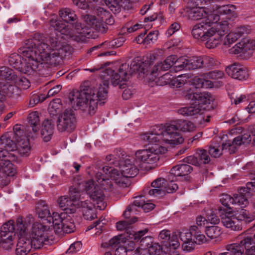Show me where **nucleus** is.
<instances>
[{
    "mask_svg": "<svg viewBox=\"0 0 255 255\" xmlns=\"http://www.w3.org/2000/svg\"><path fill=\"white\" fill-rule=\"evenodd\" d=\"M56 39L51 37L45 43L43 36L36 35L34 39L25 41V46L20 49L19 55L14 53L8 57L10 65L27 75L32 74L43 62L54 64L59 56H62L68 49L67 45L55 44Z\"/></svg>",
    "mask_w": 255,
    "mask_h": 255,
    "instance_id": "obj_1",
    "label": "nucleus"
},
{
    "mask_svg": "<svg viewBox=\"0 0 255 255\" xmlns=\"http://www.w3.org/2000/svg\"><path fill=\"white\" fill-rule=\"evenodd\" d=\"M146 149L138 150L135 153V158L130 156L126 157L120 162L115 160L113 155L106 157L109 164H117L125 176L128 180L134 177L138 172V167H142V164H153L158 161L160 155L166 152L165 146H160L155 143Z\"/></svg>",
    "mask_w": 255,
    "mask_h": 255,
    "instance_id": "obj_2",
    "label": "nucleus"
},
{
    "mask_svg": "<svg viewBox=\"0 0 255 255\" xmlns=\"http://www.w3.org/2000/svg\"><path fill=\"white\" fill-rule=\"evenodd\" d=\"M196 129L192 122L183 121L176 125H156L152 130L141 135V138L149 143H155L160 146H165L166 151L169 146L182 144L184 140L183 136L178 132L180 129L183 132H191Z\"/></svg>",
    "mask_w": 255,
    "mask_h": 255,
    "instance_id": "obj_3",
    "label": "nucleus"
},
{
    "mask_svg": "<svg viewBox=\"0 0 255 255\" xmlns=\"http://www.w3.org/2000/svg\"><path fill=\"white\" fill-rule=\"evenodd\" d=\"M101 79L102 82L96 88L88 87L71 92L69 98L72 106L93 114L98 101L106 99L108 96L109 83L105 79Z\"/></svg>",
    "mask_w": 255,
    "mask_h": 255,
    "instance_id": "obj_4",
    "label": "nucleus"
},
{
    "mask_svg": "<svg viewBox=\"0 0 255 255\" xmlns=\"http://www.w3.org/2000/svg\"><path fill=\"white\" fill-rule=\"evenodd\" d=\"M183 94L186 99L193 101V103L189 107L179 109L178 113L184 116L193 117L197 119L195 122L197 124L208 122L203 115L212 108L210 105L214 100L213 96L209 93L193 92L191 89L184 91Z\"/></svg>",
    "mask_w": 255,
    "mask_h": 255,
    "instance_id": "obj_5",
    "label": "nucleus"
},
{
    "mask_svg": "<svg viewBox=\"0 0 255 255\" xmlns=\"http://www.w3.org/2000/svg\"><path fill=\"white\" fill-rule=\"evenodd\" d=\"M229 24L227 20H222L209 28L203 22L198 23L193 26L192 35L195 38L205 42L207 48H216L222 44L223 38L228 30Z\"/></svg>",
    "mask_w": 255,
    "mask_h": 255,
    "instance_id": "obj_6",
    "label": "nucleus"
},
{
    "mask_svg": "<svg viewBox=\"0 0 255 255\" xmlns=\"http://www.w3.org/2000/svg\"><path fill=\"white\" fill-rule=\"evenodd\" d=\"M149 66L148 63L143 62L142 63L133 61L130 63L129 68L128 64L124 63L122 64L118 70L119 73L114 72L110 68L103 69L100 68V76L101 79H105L108 83L111 81L112 85L116 86L119 85L120 88L124 89L125 88V82L129 78V75L136 71L145 74L149 72L148 69ZM148 75V73L146 75Z\"/></svg>",
    "mask_w": 255,
    "mask_h": 255,
    "instance_id": "obj_7",
    "label": "nucleus"
},
{
    "mask_svg": "<svg viewBox=\"0 0 255 255\" xmlns=\"http://www.w3.org/2000/svg\"><path fill=\"white\" fill-rule=\"evenodd\" d=\"M205 212L208 220L217 216L218 212L223 224L233 231L242 230L241 225L238 224L239 221L248 223L255 219V215L250 213L244 208H239L238 211H233V208H218V210L216 208H207Z\"/></svg>",
    "mask_w": 255,
    "mask_h": 255,
    "instance_id": "obj_8",
    "label": "nucleus"
},
{
    "mask_svg": "<svg viewBox=\"0 0 255 255\" xmlns=\"http://www.w3.org/2000/svg\"><path fill=\"white\" fill-rule=\"evenodd\" d=\"M86 22L87 25L84 26V27H82L81 29L79 27H77L75 30L71 31L68 27V26L66 25L65 23H63L58 20L57 16L56 15H53L50 19V26L53 28L55 30L54 33H53L49 36L48 40L51 37H53L54 38L56 39L57 43L56 45H59V44L61 45H67L69 47L68 50L62 55L61 56H59V57H63V56H65L66 54L70 51L71 47L66 44L65 42L62 41V40L64 39H66V37H68V36L70 37H82L86 36V34L88 33L87 29L91 26H94V25L89 26V25L87 23V22L85 20ZM55 44H56V42H55Z\"/></svg>",
    "mask_w": 255,
    "mask_h": 255,
    "instance_id": "obj_9",
    "label": "nucleus"
},
{
    "mask_svg": "<svg viewBox=\"0 0 255 255\" xmlns=\"http://www.w3.org/2000/svg\"><path fill=\"white\" fill-rule=\"evenodd\" d=\"M14 132L5 133L0 138V144L3 145L4 149H0V158L7 157L12 160H16V145L13 140L17 141L19 135L22 133L18 126L14 128Z\"/></svg>",
    "mask_w": 255,
    "mask_h": 255,
    "instance_id": "obj_10",
    "label": "nucleus"
},
{
    "mask_svg": "<svg viewBox=\"0 0 255 255\" xmlns=\"http://www.w3.org/2000/svg\"><path fill=\"white\" fill-rule=\"evenodd\" d=\"M14 132L5 133L0 138V144L3 145L4 149H0V158L7 157L12 160H16V145L13 140L17 141L19 135L22 133L18 126L14 128Z\"/></svg>",
    "mask_w": 255,
    "mask_h": 255,
    "instance_id": "obj_11",
    "label": "nucleus"
},
{
    "mask_svg": "<svg viewBox=\"0 0 255 255\" xmlns=\"http://www.w3.org/2000/svg\"><path fill=\"white\" fill-rule=\"evenodd\" d=\"M76 212V208H64L59 215H56L55 222L53 229L56 234L62 232L69 234L73 232L75 226L70 215Z\"/></svg>",
    "mask_w": 255,
    "mask_h": 255,
    "instance_id": "obj_12",
    "label": "nucleus"
},
{
    "mask_svg": "<svg viewBox=\"0 0 255 255\" xmlns=\"http://www.w3.org/2000/svg\"><path fill=\"white\" fill-rule=\"evenodd\" d=\"M77 122L76 112L72 109H67L59 116L57 128L60 132H72L76 128Z\"/></svg>",
    "mask_w": 255,
    "mask_h": 255,
    "instance_id": "obj_13",
    "label": "nucleus"
},
{
    "mask_svg": "<svg viewBox=\"0 0 255 255\" xmlns=\"http://www.w3.org/2000/svg\"><path fill=\"white\" fill-rule=\"evenodd\" d=\"M51 225L35 223L33 224L30 233V239L33 241L34 249H40L44 244L47 245L49 240L47 232L50 229Z\"/></svg>",
    "mask_w": 255,
    "mask_h": 255,
    "instance_id": "obj_14",
    "label": "nucleus"
},
{
    "mask_svg": "<svg viewBox=\"0 0 255 255\" xmlns=\"http://www.w3.org/2000/svg\"><path fill=\"white\" fill-rule=\"evenodd\" d=\"M235 6L232 4L224 5L218 6L213 12L209 13L206 10V15L203 22L207 25L209 28L211 27V24L217 23L220 20V15H227V18L229 19V15L232 14L235 11Z\"/></svg>",
    "mask_w": 255,
    "mask_h": 255,
    "instance_id": "obj_15",
    "label": "nucleus"
},
{
    "mask_svg": "<svg viewBox=\"0 0 255 255\" xmlns=\"http://www.w3.org/2000/svg\"><path fill=\"white\" fill-rule=\"evenodd\" d=\"M85 190L87 194L95 204L97 207H106L108 205L105 202V196L103 191L99 188V186L96 184L93 180H89L85 184Z\"/></svg>",
    "mask_w": 255,
    "mask_h": 255,
    "instance_id": "obj_16",
    "label": "nucleus"
},
{
    "mask_svg": "<svg viewBox=\"0 0 255 255\" xmlns=\"http://www.w3.org/2000/svg\"><path fill=\"white\" fill-rule=\"evenodd\" d=\"M252 29L249 25H240L232 30L223 38L222 43L226 47H229L244 34L251 33Z\"/></svg>",
    "mask_w": 255,
    "mask_h": 255,
    "instance_id": "obj_17",
    "label": "nucleus"
},
{
    "mask_svg": "<svg viewBox=\"0 0 255 255\" xmlns=\"http://www.w3.org/2000/svg\"><path fill=\"white\" fill-rule=\"evenodd\" d=\"M115 167L105 166L102 171L104 173L109 176L115 184L123 187H127L129 184V180L123 174L121 170L117 164H114Z\"/></svg>",
    "mask_w": 255,
    "mask_h": 255,
    "instance_id": "obj_18",
    "label": "nucleus"
},
{
    "mask_svg": "<svg viewBox=\"0 0 255 255\" xmlns=\"http://www.w3.org/2000/svg\"><path fill=\"white\" fill-rule=\"evenodd\" d=\"M80 193L75 188L70 189V197L68 199L65 197H61L57 200V203L59 207H90L86 202L80 201Z\"/></svg>",
    "mask_w": 255,
    "mask_h": 255,
    "instance_id": "obj_19",
    "label": "nucleus"
},
{
    "mask_svg": "<svg viewBox=\"0 0 255 255\" xmlns=\"http://www.w3.org/2000/svg\"><path fill=\"white\" fill-rule=\"evenodd\" d=\"M255 49V40L246 37L242 38L239 42L229 50L230 54L252 53Z\"/></svg>",
    "mask_w": 255,
    "mask_h": 255,
    "instance_id": "obj_20",
    "label": "nucleus"
},
{
    "mask_svg": "<svg viewBox=\"0 0 255 255\" xmlns=\"http://www.w3.org/2000/svg\"><path fill=\"white\" fill-rule=\"evenodd\" d=\"M220 202L225 207H229L231 205H239L241 207H246L250 205L247 198L241 194L236 195L234 197L228 194H223L220 197Z\"/></svg>",
    "mask_w": 255,
    "mask_h": 255,
    "instance_id": "obj_21",
    "label": "nucleus"
},
{
    "mask_svg": "<svg viewBox=\"0 0 255 255\" xmlns=\"http://www.w3.org/2000/svg\"><path fill=\"white\" fill-rule=\"evenodd\" d=\"M176 60V56H169L164 61L157 62L153 66L150 67L149 72H151V75L158 76L160 72L169 69L174 64Z\"/></svg>",
    "mask_w": 255,
    "mask_h": 255,
    "instance_id": "obj_22",
    "label": "nucleus"
},
{
    "mask_svg": "<svg viewBox=\"0 0 255 255\" xmlns=\"http://www.w3.org/2000/svg\"><path fill=\"white\" fill-rule=\"evenodd\" d=\"M253 239L247 237L242 240L240 244H232L226 246V251L231 255H245V248L250 247L252 245Z\"/></svg>",
    "mask_w": 255,
    "mask_h": 255,
    "instance_id": "obj_23",
    "label": "nucleus"
},
{
    "mask_svg": "<svg viewBox=\"0 0 255 255\" xmlns=\"http://www.w3.org/2000/svg\"><path fill=\"white\" fill-rule=\"evenodd\" d=\"M226 71L230 76L239 80H245L248 77L247 68L238 63H234L228 66L226 68Z\"/></svg>",
    "mask_w": 255,
    "mask_h": 255,
    "instance_id": "obj_24",
    "label": "nucleus"
},
{
    "mask_svg": "<svg viewBox=\"0 0 255 255\" xmlns=\"http://www.w3.org/2000/svg\"><path fill=\"white\" fill-rule=\"evenodd\" d=\"M97 17L95 16L86 15L84 17V20L91 25H95V27L100 26V24L105 21L107 18L110 17V13L102 7H99L96 10Z\"/></svg>",
    "mask_w": 255,
    "mask_h": 255,
    "instance_id": "obj_25",
    "label": "nucleus"
},
{
    "mask_svg": "<svg viewBox=\"0 0 255 255\" xmlns=\"http://www.w3.org/2000/svg\"><path fill=\"white\" fill-rule=\"evenodd\" d=\"M210 161V157L207 151L203 149L197 150L195 155L188 156L185 159V161L187 163L195 166L208 163Z\"/></svg>",
    "mask_w": 255,
    "mask_h": 255,
    "instance_id": "obj_26",
    "label": "nucleus"
},
{
    "mask_svg": "<svg viewBox=\"0 0 255 255\" xmlns=\"http://www.w3.org/2000/svg\"><path fill=\"white\" fill-rule=\"evenodd\" d=\"M193 169L189 164H182L173 167L170 170L169 179L175 178V180H179L178 178H183L187 179V176L191 172Z\"/></svg>",
    "mask_w": 255,
    "mask_h": 255,
    "instance_id": "obj_27",
    "label": "nucleus"
},
{
    "mask_svg": "<svg viewBox=\"0 0 255 255\" xmlns=\"http://www.w3.org/2000/svg\"><path fill=\"white\" fill-rule=\"evenodd\" d=\"M34 248L33 241L26 237H19L17 243L15 253L16 255H27Z\"/></svg>",
    "mask_w": 255,
    "mask_h": 255,
    "instance_id": "obj_28",
    "label": "nucleus"
},
{
    "mask_svg": "<svg viewBox=\"0 0 255 255\" xmlns=\"http://www.w3.org/2000/svg\"><path fill=\"white\" fill-rule=\"evenodd\" d=\"M31 148V144L27 137L20 134L17 139L16 153H18L21 156H27L30 153Z\"/></svg>",
    "mask_w": 255,
    "mask_h": 255,
    "instance_id": "obj_29",
    "label": "nucleus"
},
{
    "mask_svg": "<svg viewBox=\"0 0 255 255\" xmlns=\"http://www.w3.org/2000/svg\"><path fill=\"white\" fill-rule=\"evenodd\" d=\"M7 157L0 158V172L11 179L16 173L15 168L11 163L13 161Z\"/></svg>",
    "mask_w": 255,
    "mask_h": 255,
    "instance_id": "obj_30",
    "label": "nucleus"
},
{
    "mask_svg": "<svg viewBox=\"0 0 255 255\" xmlns=\"http://www.w3.org/2000/svg\"><path fill=\"white\" fill-rule=\"evenodd\" d=\"M218 139V138L213 140L209 146V153L211 156L215 158L220 157L222 154L223 150L231 145L230 142L222 143L221 145Z\"/></svg>",
    "mask_w": 255,
    "mask_h": 255,
    "instance_id": "obj_31",
    "label": "nucleus"
},
{
    "mask_svg": "<svg viewBox=\"0 0 255 255\" xmlns=\"http://www.w3.org/2000/svg\"><path fill=\"white\" fill-rule=\"evenodd\" d=\"M54 129V122L51 120L46 119L42 123L41 134L44 141H49Z\"/></svg>",
    "mask_w": 255,
    "mask_h": 255,
    "instance_id": "obj_32",
    "label": "nucleus"
},
{
    "mask_svg": "<svg viewBox=\"0 0 255 255\" xmlns=\"http://www.w3.org/2000/svg\"><path fill=\"white\" fill-rule=\"evenodd\" d=\"M36 214L39 218L43 221H46L51 227L53 228L55 222L56 215H59L60 213L52 212L51 213L50 210L47 208H36Z\"/></svg>",
    "mask_w": 255,
    "mask_h": 255,
    "instance_id": "obj_33",
    "label": "nucleus"
},
{
    "mask_svg": "<svg viewBox=\"0 0 255 255\" xmlns=\"http://www.w3.org/2000/svg\"><path fill=\"white\" fill-rule=\"evenodd\" d=\"M95 179L99 186L104 190L108 192H113L115 187L111 180L106 178L101 172L98 171L95 174Z\"/></svg>",
    "mask_w": 255,
    "mask_h": 255,
    "instance_id": "obj_34",
    "label": "nucleus"
},
{
    "mask_svg": "<svg viewBox=\"0 0 255 255\" xmlns=\"http://www.w3.org/2000/svg\"><path fill=\"white\" fill-rule=\"evenodd\" d=\"M157 76L154 75H151V72H149L148 79L150 81V86H153L154 84L157 86H164L170 84L171 81V75L169 73H166L160 77L157 78Z\"/></svg>",
    "mask_w": 255,
    "mask_h": 255,
    "instance_id": "obj_35",
    "label": "nucleus"
},
{
    "mask_svg": "<svg viewBox=\"0 0 255 255\" xmlns=\"http://www.w3.org/2000/svg\"><path fill=\"white\" fill-rule=\"evenodd\" d=\"M15 234V225L13 221L4 223L0 229V238H14Z\"/></svg>",
    "mask_w": 255,
    "mask_h": 255,
    "instance_id": "obj_36",
    "label": "nucleus"
},
{
    "mask_svg": "<svg viewBox=\"0 0 255 255\" xmlns=\"http://www.w3.org/2000/svg\"><path fill=\"white\" fill-rule=\"evenodd\" d=\"M207 9L204 7L196 6L191 8L188 11V17L194 20H204L206 15Z\"/></svg>",
    "mask_w": 255,
    "mask_h": 255,
    "instance_id": "obj_37",
    "label": "nucleus"
},
{
    "mask_svg": "<svg viewBox=\"0 0 255 255\" xmlns=\"http://www.w3.org/2000/svg\"><path fill=\"white\" fill-rule=\"evenodd\" d=\"M28 225L26 221H24L21 217H19L16 221L15 233L19 236V237H26L28 231Z\"/></svg>",
    "mask_w": 255,
    "mask_h": 255,
    "instance_id": "obj_38",
    "label": "nucleus"
},
{
    "mask_svg": "<svg viewBox=\"0 0 255 255\" xmlns=\"http://www.w3.org/2000/svg\"><path fill=\"white\" fill-rule=\"evenodd\" d=\"M28 121L32 131L35 134L39 129L40 120L38 113L35 111L30 113L28 117Z\"/></svg>",
    "mask_w": 255,
    "mask_h": 255,
    "instance_id": "obj_39",
    "label": "nucleus"
},
{
    "mask_svg": "<svg viewBox=\"0 0 255 255\" xmlns=\"http://www.w3.org/2000/svg\"><path fill=\"white\" fill-rule=\"evenodd\" d=\"M193 83L196 88H209L213 86L212 82L208 80V78L202 76L201 77H195L193 80Z\"/></svg>",
    "mask_w": 255,
    "mask_h": 255,
    "instance_id": "obj_40",
    "label": "nucleus"
},
{
    "mask_svg": "<svg viewBox=\"0 0 255 255\" xmlns=\"http://www.w3.org/2000/svg\"><path fill=\"white\" fill-rule=\"evenodd\" d=\"M59 15L63 20L66 22L75 21L77 19L74 11L69 8H66L60 10Z\"/></svg>",
    "mask_w": 255,
    "mask_h": 255,
    "instance_id": "obj_41",
    "label": "nucleus"
},
{
    "mask_svg": "<svg viewBox=\"0 0 255 255\" xmlns=\"http://www.w3.org/2000/svg\"><path fill=\"white\" fill-rule=\"evenodd\" d=\"M132 206L136 207H154L156 205L151 201L146 200L144 196H140L134 197L132 202Z\"/></svg>",
    "mask_w": 255,
    "mask_h": 255,
    "instance_id": "obj_42",
    "label": "nucleus"
},
{
    "mask_svg": "<svg viewBox=\"0 0 255 255\" xmlns=\"http://www.w3.org/2000/svg\"><path fill=\"white\" fill-rule=\"evenodd\" d=\"M138 212V211L136 208H127L123 213V216L125 218L129 219L128 221L133 224L138 220L136 217Z\"/></svg>",
    "mask_w": 255,
    "mask_h": 255,
    "instance_id": "obj_43",
    "label": "nucleus"
},
{
    "mask_svg": "<svg viewBox=\"0 0 255 255\" xmlns=\"http://www.w3.org/2000/svg\"><path fill=\"white\" fill-rule=\"evenodd\" d=\"M174 64H175L174 68L176 71H181L183 69L189 70V57H182L178 59L176 58Z\"/></svg>",
    "mask_w": 255,
    "mask_h": 255,
    "instance_id": "obj_44",
    "label": "nucleus"
},
{
    "mask_svg": "<svg viewBox=\"0 0 255 255\" xmlns=\"http://www.w3.org/2000/svg\"><path fill=\"white\" fill-rule=\"evenodd\" d=\"M190 230L192 231L194 233V240L197 244H201L206 241L205 236L202 234L201 230H198V228L195 226H191L190 227Z\"/></svg>",
    "mask_w": 255,
    "mask_h": 255,
    "instance_id": "obj_45",
    "label": "nucleus"
},
{
    "mask_svg": "<svg viewBox=\"0 0 255 255\" xmlns=\"http://www.w3.org/2000/svg\"><path fill=\"white\" fill-rule=\"evenodd\" d=\"M206 234L211 239H216L221 234V229L218 226H212L206 227Z\"/></svg>",
    "mask_w": 255,
    "mask_h": 255,
    "instance_id": "obj_46",
    "label": "nucleus"
},
{
    "mask_svg": "<svg viewBox=\"0 0 255 255\" xmlns=\"http://www.w3.org/2000/svg\"><path fill=\"white\" fill-rule=\"evenodd\" d=\"M0 94L1 96L3 97L5 95L11 96V95L17 92L18 90L15 85L13 86L12 85H3L2 86L0 85Z\"/></svg>",
    "mask_w": 255,
    "mask_h": 255,
    "instance_id": "obj_47",
    "label": "nucleus"
},
{
    "mask_svg": "<svg viewBox=\"0 0 255 255\" xmlns=\"http://www.w3.org/2000/svg\"><path fill=\"white\" fill-rule=\"evenodd\" d=\"M189 70L202 68V57L195 56L189 58Z\"/></svg>",
    "mask_w": 255,
    "mask_h": 255,
    "instance_id": "obj_48",
    "label": "nucleus"
},
{
    "mask_svg": "<svg viewBox=\"0 0 255 255\" xmlns=\"http://www.w3.org/2000/svg\"><path fill=\"white\" fill-rule=\"evenodd\" d=\"M61 108V101L59 99H57L50 102L48 107V111L51 115L54 116L60 111Z\"/></svg>",
    "mask_w": 255,
    "mask_h": 255,
    "instance_id": "obj_49",
    "label": "nucleus"
},
{
    "mask_svg": "<svg viewBox=\"0 0 255 255\" xmlns=\"http://www.w3.org/2000/svg\"><path fill=\"white\" fill-rule=\"evenodd\" d=\"M15 74L13 71L8 67L3 66L0 68V78L8 80H14Z\"/></svg>",
    "mask_w": 255,
    "mask_h": 255,
    "instance_id": "obj_50",
    "label": "nucleus"
},
{
    "mask_svg": "<svg viewBox=\"0 0 255 255\" xmlns=\"http://www.w3.org/2000/svg\"><path fill=\"white\" fill-rule=\"evenodd\" d=\"M16 85L18 89H27L30 86V82L24 77H18L16 75L14 76V80H12Z\"/></svg>",
    "mask_w": 255,
    "mask_h": 255,
    "instance_id": "obj_51",
    "label": "nucleus"
},
{
    "mask_svg": "<svg viewBox=\"0 0 255 255\" xmlns=\"http://www.w3.org/2000/svg\"><path fill=\"white\" fill-rule=\"evenodd\" d=\"M131 225L132 224L128 221H120L117 223L116 227L118 231H125L127 235H128L129 233L131 232L129 229L131 228Z\"/></svg>",
    "mask_w": 255,
    "mask_h": 255,
    "instance_id": "obj_52",
    "label": "nucleus"
},
{
    "mask_svg": "<svg viewBox=\"0 0 255 255\" xmlns=\"http://www.w3.org/2000/svg\"><path fill=\"white\" fill-rule=\"evenodd\" d=\"M168 179L170 180L168 183H165V192L168 193H172L175 192L178 188V185L174 183V181H176L175 180V178L169 179V176H168Z\"/></svg>",
    "mask_w": 255,
    "mask_h": 255,
    "instance_id": "obj_53",
    "label": "nucleus"
},
{
    "mask_svg": "<svg viewBox=\"0 0 255 255\" xmlns=\"http://www.w3.org/2000/svg\"><path fill=\"white\" fill-rule=\"evenodd\" d=\"M158 34L159 32L157 30L151 31L146 37H144V39L142 40V41H143L144 44L153 43L157 40Z\"/></svg>",
    "mask_w": 255,
    "mask_h": 255,
    "instance_id": "obj_54",
    "label": "nucleus"
},
{
    "mask_svg": "<svg viewBox=\"0 0 255 255\" xmlns=\"http://www.w3.org/2000/svg\"><path fill=\"white\" fill-rule=\"evenodd\" d=\"M83 215L86 220H92L97 218L96 208H84L83 211Z\"/></svg>",
    "mask_w": 255,
    "mask_h": 255,
    "instance_id": "obj_55",
    "label": "nucleus"
},
{
    "mask_svg": "<svg viewBox=\"0 0 255 255\" xmlns=\"http://www.w3.org/2000/svg\"><path fill=\"white\" fill-rule=\"evenodd\" d=\"M148 230L145 229L143 230L139 231L138 232H135L134 231H131L128 235H127L126 237L130 240H133L134 241H138L141 239V237L144 235Z\"/></svg>",
    "mask_w": 255,
    "mask_h": 255,
    "instance_id": "obj_56",
    "label": "nucleus"
},
{
    "mask_svg": "<svg viewBox=\"0 0 255 255\" xmlns=\"http://www.w3.org/2000/svg\"><path fill=\"white\" fill-rule=\"evenodd\" d=\"M13 238L2 237L0 238V246L4 250L11 249L13 245Z\"/></svg>",
    "mask_w": 255,
    "mask_h": 255,
    "instance_id": "obj_57",
    "label": "nucleus"
},
{
    "mask_svg": "<svg viewBox=\"0 0 255 255\" xmlns=\"http://www.w3.org/2000/svg\"><path fill=\"white\" fill-rule=\"evenodd\" d=\"M105 4L114 12H118L120 9V6L117 0H103Z\"/></svg>",
    "mask_w": 255,
    "mask_h": 255,
    "instance_id": "obj_58",
    "label": "nucleus"
},
{
    "mask_svg": "<svg viewBox=\"0 0 255 255\" xmlns=\"http://www.w3.org/2000/svg\"><path fill=\"white\" fill-rule=\"evenodd\" d=\"M203 60V67L206 68H210L212 67L216 64V60L212 57L209 56H202Z\"/></svg>",
    "mask_w": 255,
    "mask_h": 255,
    "instance_id": "obj_59",
    "label": "nucleus"
},
{
    "mask_svg": "<svg viewBox=\"0 0 255 255\" xmlns=\"http://www.w3.org/2000/svg\"><path fill=\"white\" fill-rule=\"evenodd\" d=\"M179 237L183 243L191 241L194 239V233L192 232V231L190 230V229H189V232H179Z\"/></svg>",
    "mask_w": 255,
    "mask_h": 255,
    "instance_id": "obj_60",
    "label": "nucleus"
},
{
    "mask_svg": "<svg viewBox=\"0 0 255 255\" xmlns=\"http://www.w3.org/2000/svg\"><path fill=\"white\" fill-rule=\"evenodd\" d=\"M205 77L208 79H219L223 78L224 74L221 71H213L206 73Z\"/></svg>",
    "mask_w": 255,
    "mask_h": 255,
    "instance_id": "obj_61",
    "label": "nucleus"
},
{
    "mask_svg": "<svg viewBox=\"0 0 255 255\" xmlns=\"http://www.w3.org/2000/svg\"><path fill=\"white\" fill-rule=\"evenodd\" d=\"M147 251L150 253V255H162L161 247L156 244L150 246Z\"/></svg>",
    "mask_w": 255,
    "mask_h": 255,
    "instance_id": "obj_62",
    "label": "nucleus"
},
{
    "mask_svg": "<svg viewBox=\"0 0 255 255\" xmlns=\"http://www.w3.org/2000/svg\"><path fill=\"white\" fill-rule=\"evenodd\" d=\"M82 248L81 242H76L72 244L67 251V253L73 254L80 251Z\"/></svg>",
    "mask_w": 255,
    "mask_h": 255,
    "instance_id": "obj_63",
    "label": "nucleus"
},
{
    "mask_svg": "<svg viewBox=\"0 0 255 255\" xmlns=\"http://www.w3.org/2000/svg\"><path fill=\"white\" fill-rule=\"evenodd\" d=\"M165 190L164 189L153 188L148 191V194L150 196L154 197H161L165 194Z\"/></svg>",
    "mask_w": 255,
    "mask_h": 255,
    "instance_id": "obj_64",
    "label": "nucleus"
}]
</instances>
